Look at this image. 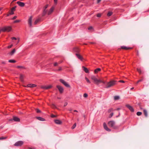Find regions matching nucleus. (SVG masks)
<instances>
[{
    "instance_id": "nucleus-1",
    "label": "nucleus",
    "mask_w": 149,
    "mask_h": 149,
    "mask_svg": "<svg viewBox=\"0 0 149 149\" xmlns=\"http://www.w3.org/2000/svg\"><path fill=\"white\" fill-rule=\"evenodd\" d=\"M91 79L94 81V83L97 85H98L100 83H102L104 84H105L106 83L105 81L103 80L98 79L96 77L94 76H91Z\"/></svg>"
},
{
    "instance_id": "nucleus-2",
    "label": "nucleus",
    "mask_w": 149,
    "mask_h": 149,
    "mask_svg": "<svg viewBox=\"0 0 149 149\" xmlns=\"http://www.w3.org/2000/svg\"><path fill=\"white\" fill-rule=\"evenodd\" d=\"M116 84V81L114 80H112L110 81L107 82L106 86L105 88H109L113 86Z\"/></svg>"
},
{
    "instance_id": "nucleus-3",
    "label": "nucleus",
    "mask_w": 149,
    "mask_h": 149,
    "mask_svg": "<svg viewBox=\"0 0 149 149\" xmlns=\"http://www.w3.org/2000/svg\"><path fill=\"white\" fill-rule=\"evenodd\" d=\"M12 29L11 27L10 26L4 27L0 29V32L1 31L3 32H9L11 31Z\"/></svg>"
},
{
    "instance_id": "nucleus-4",
    "label": "nucleus",
    "mask_w": 149,
    "mask_h": 149,
    "mask_svg": "<svg viewBox=\"0 0 149 149\" xmlns=\"http://www.w3.org/2000/svg\"><path fill=\"white\" fill-rule=\"evenodd\" d=\"M59 81L66 87L69 88L71 87L63 79H60Z\"/></svg>"
},
{
    "instance_id": "nucleus-5",
    "label": "nucleus",
    "mask_w": 149,
    "mask_h": 149,
    "mask_svg": "<svg viewBox=\"0 0 149 149\" xmlns=\"http://www.w3.org/2000/svg\"><path fill=\"white\" fill-rule=\"evenodd\" d=\"M16 8V6H15L13 7L10 10H9L8 13L10 14V15H13L14 14V12Z\"/></svg>"
},
{
    "instance_id": "nucleus-6",
    "label": "nucleus",
    "mask_w": 149,
    "mask_h": 149,
    "mask_svg": "<svg viewBox=\"0 0 149 149\" xmlns=\"http://www.w3.org/2000/svg\"><path fill=\"white\" fill-rule=\"evenodd\" d=\"M125 106L132 112L134 111V109L133 107L128 104H126Z\"/></svg>"
},
{
    "instance_id": "nucleus-7",
    "label": "nucleus",
    "mask_w": 149,
    "mask_h": 149,
    "mask_svg": "<svg viewBox=\"0 0 149 149\" xmlns=\"http://www.w3.org/2000/svg\"><path fill=\"white\" fill-rule=\"evenodd\" d=\"M56 87L58 89L60 93H61L63 92L64 89L62 87L59 85H57Z\"/></svg>"
},
{
    "instance_id": "nucleus-8",
    "label": "nucleus",
    "mask_w": 149,
    "mask_h": 149,
    "mask_svg": "<svg viewBox=\"0 0 149 149\" xmlns=\"http://www.w3.org/2000/svg\"><path fill=\"white\" fill-rule=\"evenodd\" d=\"M20 121V119L17 117L15 116H13V119H11L9 120V121Z\"/></svg>"
},
{
    "instance_id": "nucleus-9",
    "label": "nucleus",
    "mask_w": 149,
    "mask_h": 149,
    "mask_svg": "<svg viewBox=\"0 0 149 149\" xmlns=\"http://www.w3.org/2000/svg\"><path fill=\"white\" fill-rule=\"evenodd\" d=\"M114 122H109L108 123V125L109 127H112L113 128H114Z\"/></svg>"
},
{
    "instance_id": "nucleus-10",
    "label": "nucleus",
    "mask_w": 149,
    "mask_h": 149,
    "mask_svg": "<svg viewBox=\"0 0 149 149\" xmlns=\"http://www.w3.org/2000/svg\"><path fill=\"white\" fill-rule=\"evenodd\" d=\"M32 16H31L29 17V19L28 20V24L29 25V26L30 27H31L32 26Z\"/></svg>"
},
{
    "instance_id": "nucleus-11",
    "label": "nucleus",
    "mask_w": 149,
    "mask_h": 149,
    "mask_svg": "<svg viewBox=\"0 0 149 149\" xmlns=\"http://www.w3.org/2000/svg\"><path fill=\"white\" fill-rule=\"evenodd\" d=\"M75 55L81 61H83L84 59L79 54L76 53Z\"/></svg>"
},
{
    "instance_id": "nucleus-12",
    "label": "nucleus",
    "mask_w": 149,
    "mask_h": 149,
    "mask_svg": "<svg viewBox=\"0 0 149 149\" xmlns=\"http://www.w3.org/2000/svg\"><path fill=\"white\" fill-rule=\"evenodd\" d=\"M23 143V142L22 141H19L16 143L15 145L16 146H19L22 145Z\"/></svg>"
},
{
    "instance_id": "nucleus-13",
    "label": "nucleus",
    "mask_w": 149,
    "mask_h": 149,
    "mask_svg": "<svg viewBox=\"0 0 149 149\" xmlns=\"http://www.w3.org/2000/svg\"><path fill=\"white\" fill-rule=\"evenodd\" d=\"M104 128L105 130L107 131H110V130L106 124L105 123H104L103 124Z\"/></svg>"
},
{
    "instance_id": "nucleus-14",
    "label": "nucleus",
    "mask_w": 149,
    "mask_h": 149,
    "mask_svg": "<svg viewBox=\"0 0 149 149\" xmlns=\"http://www.w3.org/2000/svg\"><path fill=\"white\" fill-rule=\"evenodd\" d=\"M121 49L125 50H127L129 49H132V48L130 47H127L124 46H122L121 47Z\"/></svg>"
},
{
    "instance_id": "nucleus-15",
    "label": "nucleus",
    "mask_w": 149,
    "mask_h": 149,
    "mask_svg": "<svg viewBox=\"0 0 149 149\" xmlns=\"http://www.w3.org/2000/svg\"><path fill=\"white\" fill-rule=\"evenodd\" d=\"M54 6H52L50 9L49 10L48 12V15H50L53 11L54 9Z\"/></svg>"
},
{
    "instance_id": "nucleus-16",
    "label": "nucleus",
    "mask_w": 149,
    "mask_h": 149,
    "mask_svg": "<svg viewBox=\"0 0 149 149\" xmlns=\"http://www.w3.org/2000/svg\"><path fill=\"white\" fill-rule=\"evenodd\" d=\"M17 3L20 6L23 7L24 6L25 4L24 3L19 1H17Z\"/></svg>"
},
{
    "instance_id": "nucleus-17",
    "label": "nucleus",
    "mask_w": 149,
    "mask_h": 149,
    "mask_svg": "<svg viewBox=\"0 0 149 149\" xmlns=\"http://www.w3.org/2000/svg\"><path fill=\"white\" fill-rule=\"evenodd\" d=\"M83 70L85 71V72L87 73H89V71L87 68H86L84 66H83L82 67Z\"/></svg>"
},
{
    "instance_id": "nucleus-18",
    "label": "nucleus",
    "mask_w": 149,
    "mask_h": 149,
    "mask_svg": "<svg viewBox=\"0 0 149 149\" xmlns=\"http://www.w3.org/2000/svg\"><path fill=\"white\" fill-rule=\"evenodd\" d=\"M36 86V85L33 84H29L27 85V87L31 88L34 87Z\"/></svg>"
},
{
    "instance_id": "nucleus-19",
    "label": "nucleus",
    "mask_w": 149,
    "mask_h": 149,
    "mask_svg": "<svg viewBox=\"0 0 149 149\" xmlns=\"http://www.w3.org/2000/svg\"><path fill=\"white\" fill-rule=\"evenodd\" d=\"M36 118L38 120L40 121H44L45 120L44 118H42V117H36Z\"/></svg>"
},
{
    "instance_id": "nucleus-20",
    "label": "nucleus",
    "mask_w": 149,
    "mask_h": 149,
    "mask_svg": "<svg viewBox=\"0 0 149 149\" xmlns=\"http://www.w3.org/2000/svg\"><path fill=\"white\" fill-rule=\"evenodd\" d=\"M52 86L51 85H49L47 86H44L42 87V88L45 89H49L52 87Z\"/></svg>"
},
{
    "instance_id": "nucleus-21",
    "label": "nucleus",
    "mask_w": 149,
    "mask_h": 149,
    "mask_svg": "<svg viewBox=\"0 0 149 149\" xmlns=\"http://www.w3.org/2000/svg\"><path fill=\"white\" fill-rule=\"evenodd\" d=\"M62 62V61L59 62L58 63L56 62H55L53 63V65H54V66H55V67L57 66L58 64H60Z\"/></svg>"
},
{
    "instance_id": "nucleus-22",
    "label": "nucleus",
    "mask_w": 149,
    "mask_h": 149,
    "mask_svg": "<svg viewBox=\"0 0 149 149\" xmlns=\"http://www.w3.org/2000/svg\"><path fill=\"white\" fill-rule=\"evenodd\" d=\"M74 51L77 52L78 53L80 52L79 49L78 47H75L73 49Z\"/></svg>"
},
{
    "instance_id": "nucleus-23",
    "label": "nucleus",
    "mask_w": 149,
    "mask_h": 149,
    "mask_svg": "<svg viewBox=\"0 0 149 149\" xmlns=\"http://www.w3.org/2000/svg\"><path fill=\"white\" fill-rule=\"evenodd\" d=\"M101 70V69L100 68H97L94 70V72L95 73H97L98 72L100 71Z\"/></svg>"
},
{
    "instance_id": "nucleus-24",
    "label": "nucleus",
    "mask_w": 149,
    "mask_h": 149,
    "mask_svg": "<svg viewBox=\"0 0 149 149\" xmlns=\"http://www.w3.org/2000/svg\"><path fill=\"white\" fill-rule=\"evenodd\" d=\"M143 113L146 117H147L148 116L147 112L146 109H143Z\"/></svg>"
},
{
    "instance_id": "nucleus-25",
    "label": "nucleus",
    "mask_w": 149,
    "mask_h": 149,
    "mask_svg": "<svg viewBox=\"0 0 149 149\" xmlns=\"http://www.w3.org/2000/svg\"><path fill=\"white\" fill-rule=\"evenodd\" d=\"M114 109L112 108H111L109 109L107 111V112L109 113H110L111 112L113 111H114Z\"/></svg>"
},
{
    "instance_id": "nucleus-26",
    "label": "nucleus",
    "mask_w": 149,
    "mask_h": 149,
    "mask_svg": "<svg viewBox=\"0 0 149 149\" xmlns=\"http://www.w3.org/2000/svg\"><path fill=\"white\" fill-rule=\"evenodd\" d=\"M137 70L140 74H141L143 73L142 72L141 69L140 68H137Z\"/></svg>"
},
{
    "instance_id": "nucleus-27",
    "label": "nucleus",
    "mask_w": 149,
    "mask_h": 149,
    "mask_svg": "<svg viewBox=\"0 0 149 149\" xmlns=\"http://www.w3.org/2000/svg\"><path fill=\"white\" fill-rule=\"evenodd\" d=\"M114 100H118L120 99V97L118 96H115L114 97Z\"/></svg>"
},
{
    "instance_id": "nucleus-28",
    "label": "nucleus",
    "mask_w": 149,
    "mask_h": 149,
    "mask_svg": "<svg viewBox=\"0 0 149 149\" xmlns=\"http://www.w3.org/2000/svg\"><path fill=\"white\" fill-rule=\"evenodd\" d=\"M47 12V10L46 9H43V14H42L43 15V16L45 15L46 14Z\"/></svg>"
},
{
    "instance_id": "nucleus-29",
    "label": "nucleus",
    "mask_w": 149,
    "mask_h": 149,
    "mask_svg": "<svg viewBox=\"0 0 149 149\" xmlns=\"http://www.w3.org/2000/svg\"><path fill=\"white\" fill-rule=\"evenodd\" d=\"M113 14V13L112 12H109L107 14V16L108 17H109L111 15Z\"/></svg>"
},
{
    "instance_id": "nucleus-30",
    "label": "nucleus",
    "mask_w": 149,
    "mask_h": 149,
    "mask_svg": "<svg viewBox=\"0 0 149 149\" xmlns=\"http://www.w3.org/2000/svg\"><path fill=\"white\" fill-rule=\"evenodd\" d=\"M16 68H21L22 69H25L26 68L22 66H18L16 67Z\"/></svg>"
},
{
    "instance_id": "nucleus-31",
    "label": "nucleus",
    "mask_w": 149,
    "mask_h": 149,
    "mask_svg": "<svg viewBox=\"0 0 149 149\" xmlns=\"http://www.w3.org/2000/svg\"><path fill=\"white\" fill-rule=\"evenodd\" d=\"M40 19H37L34 22V24L36 25V24L38 22H39L40 21Z\"/></svg>"
},
{
    "instance_id": "nucleus-32",
    "label": "nucleus",
    "mask_w": 149,
    "mask_h": 149,
    "mask_svg": "<svg viewBox=\"0 0 149 149\" xmlns=\"http://www.w3.org/2000/svg\"><path fill=\"white\" fill-rule=\"evenodd\" d=\"M15 49H13V50L10 52V54L12 55L15 52Z\"/></svg>"
},
{
    "instance_id": "nucleus-33",
    "label": "nucleus",
    "mask_w": 149,
    "mask_h": 149,
    "mask_svg": "<svg viewBox=\"0 0 149 149\" xmlns=\"http://www.w3.org/2000/svg\"><path fill=\"white\" fill-rule=\"evenodd\" d=\"M23 76L22 74H20V79L21 81H23Z\"/></svg>"
},
{
    "instance_id": "nucleus-34",
    "label": "nucleus",
    "mask_w": 149,
    "mask_h": 149,
    "mask_svg": "<svg viewBox=\"0 0 149 149\" xmlns=\"http://www.w3.org/2000/svg\"><path fill=\"white\" fill-rule=\"evenodd\" d=\"M143 77H142L141 79L137 81L136 84H137L139 82L142 81L143 80Z\"/></svg>"
},
{
    "instance_id": "nucleus-35",
    "label": "nucleus",
    "mask_w": 149,
    "mask_h": 149,
    "mask_svg": "<svg viewBox=\"0 0 149 149\" xmlns=\"http://www.w3.org/2000/svg\"><path fill=\"white\" fill-rule=\"evenodd\" d=\"M8 61L10 63H15L16 62V61L14 60H10Z\"/></svg>"
},
{
    "instance_id": "nucleus-36",
    "label": "nucleus",
    "mask_w": 149,
    "mask_h": 149,
    "mask_svg": "<svg viewBox=\"0 0 149 149\" xmlns=\"http://www.w3.org/2000/svg\"><path fill=\"white\" fill-rule=\"evenodd\" d=\"M62 67H59L58 68V70H55V71H60L62 70Z\"/></svg>"
},
{
    "instance_id": "nucleus-37",
    "label": "nucleus",
    "mask_w": 149,
    "mask_h": 149,
    "mask_svg": "<svg viewBox=\"0 0 149 149\" xmlns=\"http://www.w3.org/2000/svg\"><path fill=\"white\" fill-rule=\"evenodd\" d=\"M85 79L86 80V81L89 84L91 83V82L88 79L87 77H85Z\"/></svg>"
},
{
    "instance_id": "nucleus-38",
    "label": "nucleus",
    "mask_w": 149,
    "mask_h": 149,
    "mask_svg": "<svg viewBox=\"0 0 149 149\" xmlns=\"http://www.w3.org/2000/svg\"><path fill=\"white\" fill-rule=\"evenodd\" d=\"M136 114L138 116H139L142 114V113L141 112H137L136 113Z\"/></svg>"
},
{
    "instance_id": "nucleus-39",
    "label": "nucleus",
    "mask_w": 149,
    "mask_h": 149,
    "mask_svg": "<svg viewBox=\"0 0 149 149\" xmlns=\"http://www.w3.org/2000/svg\"><path fill=\"white\" fill-rule=\"evenodd\" d=\"M76 125H77V124L76 123H75L73 125V126H72V129H74V128H75V127H76Z\"/></svg>"
},
{
    "instance_id": "nucleus-40",
    "label": "nucleus",
    "mask_w": 149,
    "mask_h": 149,
    "mask_svg": "<svg viewBox=\"0 0 149 149\" xmlns=\"http://www.w3.org/2000/svg\"><path fill=\"white\" fill-rule=\"evenodd\" d=\"M55 123L58 124L60 125L62 123V122H55Z\"/></svg>"
},
{
    "instance_id": "nucleus-41",
    "label": "nucleus",
    "mask_w": 149,
    "mask_h": 149,
    "mask_svg": "<svg viewBox=\"0 0 149 149\" xmlns=\"http://www.w3.org/2000/svg\"><path fill=\"white\" fill-rule=\"evenodd\" d=\"M88 96V94L86 93H85L84 94L83 96L84 97H87Z\"/></svg>"
},
{
    "instance_id": "nucleus-42",
    "label": "nucleus",
    "mask_w": 149,
    "mask_h": 149,
    "mask_svg": "<svg viewBox=\"0 0 149 149\" xmlns=\"http://www.w3.org/2000/svg\"><path fill=\"white\" fill-rule=\"evenodd\" d=\"M113 112L111 113V114L109 115V117L110 118L112 116H113Z\"/></svg>"
},
{
    "instance_id": "nucleus-43",
    "label": "nucleus",
    "mask_w": 149,
    "mask_h": 149,
    "mask_svg": "<svg viewBox=\"0 0 149 149\" xmlns=\"http://www.w3.org/2000/svg\"><path fill=\"white\" fill-rule=\"evenodd\" d=\"M48 5L47 4L43 8V9H46L48 7Z\"/></svg>"
},
{
    "instance_id": "nucleus-44",
    "label": "nucleus",
    "mask_w": 149,
    "mask_h": 149,
    "mask_svg": "<svg viewBox=\"0 0 149 149\" xmlns=\"http://www.w3.org/2000/svg\"><path fill=\"white\" fill-rule=\"evenodd\" d=\"M101 15L100 13H98L97 15V17H100L101 16Z\"/></svg>"
},
{
    "instance_id": "nucleus-45",
    "label": "nucleus",
    "mask_w": 149,
    "mask_h": 149,
    "mask_svg": "<svg viewBox=\"0 0 149 149\" xmlns=\"http://www.w3.org/2000/svg\"><path fill=\"white\" fill-rule=\"evenodd\" d=\"M36 112L37 113H40L41 112L38 109H36Z\"/></svg>"
},
{
    "instance_id": "nucleus-46",
    "label": "nucleus",
    "mask_w": 149,
    "mask_h": 149,
    "mask_svg": "<svg viewBox=\"0 0 149 149\" xmlns=\"http://www.w3.org/2000/svg\"><path fill=\"white\" fill-rule=\"evenodd\" d=\"M50 116H51V117L52 118H54V117H56V116L55 115H54L53 114H52Z\"/></svg>"
},
{
    "instance_id": "nucleus-47",
    "label": "nucleus",
    "mask_w": 149,
    "mask_h": 149,
    "mask_svg": "<svg viewBox=\"0 0 149 149\" xmlns=\"http://www.w3.org/2000/svg\"><path fill=\"white\" fill-rule=\"evenodd\" d=\"M54 4L56 5L57 4L58 0H54Z\"/></svg>"
},
{
    "instance_id": "nucleus-48",
    "label": "nucleus",
    "mask_w": 149,
    "mask_h": 149,
    "mask_svg": "<svg viewBox=\"0 0 149 149\" xmlns=\"http://www.w3.org/2000/svg\"><path fill=\"white\" fill-rule=\"evenodd\" d=\"M20 22L19 20H16L14 22V23L19 22Z\"/></svg>"
},
{
    "instance_id": "nucleus-49",
    "label": "nucleus",
    "mask_w": 149,
    "mask_h": 149,
    "mask_svg": "<svg viewBox=\"0 0 149 149\" xmlns=\"http://www.w3.org/2000/svg\"><path fill=\"white\" fill-rule=\"evenodd\" d=\"M93 29V27L92 26H90L88 28V29L91 30Z\"/></svg>"
},
{
    "instance_id": "nucleus-50",
    "label": "nucleus",
    "mask_w": 149,
    "mask_h": 149,
    "mask_svg": "<svg viewBox=\"0 0 149 149\" xmlns=\"http://www.w3.org/2000/svg\"><path fill=\"white\" fill-rule=\"evenodd\" d=\"M6 138V137H0V140H3V139H5Z\"/></svg>"
},
{
    "instance_id": "nucleus-51",
    "label": "nucleus",
    "mask_w": 149,
    "mask_h": 149,
    "mask_svg": "<svg viewBox=\"0 0 149 149\" xmlns=\"http://www.w3.org/2000/svg\"><path fill=\"white\" fill-rule=\"evenodd\" d=\"M17 16H14L11 19L12 20H14L16 18Z\"/></svg>"
},
{
    "instance_id": "nucleus-52",
    "label": "nucleus",
    "mask_w": 149,
    "mask_h": 149,
    "mask_svg": "<svg viewBox=\"0 0 149 149\" xmlns=\"http://www.w3.org/2000/svg\"><path fill=\"white\" fill-rule=\"evenodd\" d=\"M11 39H12V40H17V38H16L15 37H12L11 38Z\"/></svg>"
},
{
    "instance_id": "nucleus-53",
    "label": "nucleus",
    "mask_w": 149,
    "mask_h": 149,
    "mask_svg": "<svg viewBox=\"0 0 149 149\" xmlns=\"http://www.w3.org/2000/svg\"><path fill=\"white\" fill-rule=\"evenodd\" d=\"M12 46H13V45H10L8 46V48H11Z\"/></svg>"
},
{
    "instance_id": "nucleus-54",
    "label": "nucleus",
    "mask_w": 149,
    "mask_h": 149,
    "mask_svg": "<svg viewBox=\"0 0 149 149\" xmlns=\"http://www.w3.org/2000/svg\"><path fill=\"white\" fill-rule=\"evenodd\" d=\"M27 149H35L34 148L28 147Z\"/></svg>"
},
{
    "instance_id": "nucleus-55",
    "label": "nucleus",
    "mask_w": 149,
    "mask_h": 149,
    "mask_svg": "<svg viewBox=\"0 0 149 149\" xmlns=\"http://www.w3.org/2000/svg\"><path fill=\"white\" fill-rule=\"evenodd\" d=\"M119 82H121V83H124L125 82V81H124L122 80H120L119 81Z\"/></svg>"
},
{
    "instance_id": "nucleus-56",
    "label": "nucleus",
    "mask_w": 149,
    "mask_h": 149,
    "mask_svg": "<svg viewBox=\"0 0 149 149\" xmlns=\"http://www.w3.org/2000/svg\"><path fill=\"white\" fill-rule=\"evenodd\" d=\"M102 0H97V3H99Z\"/></svg>"
},
{
    "instance_id": "nucleus-57",
    "label": "nucleus",
    "mask_w": 149,
    "mask_h": 149,
    "mask_svg": "<svg viewBox=\"0 0 149 149\" xmlns=\"http://www.w3.org/2000/svg\"><path fill=\"white\" fill-rule=\"evenodd\" d=\"M68 104V103L67 102H65L64 104V107H65L66 106H67V105Z\"/></svg>"
},
{
    "instance_id": "nucleus-58",
    "label": "nucleus",
    "mask_w": 149,
    "mask_h": 149,
    "mask_svg": "<svg viewBox=\"0 0 149 149\" xmlns=\"http://www.w3.org/2000/svg\"><path fill=\"white\" fill-rule=\"evenodd\" d=\"M1 63L3 64H5L6 62L5 61H2L1 62Z\"/></svg>"
},
{
    "instance_id": "nucleus-59",
    "label": "nucleus",
    "mask_w": 149,
    "mask_h": 149,
    "mask_svg": "<svg viewBox=\"0 0 149 149\" xmlns=\"http://www.w3.org/2000/svg\"><path fill=\"white\" fill-rule=\"evenodd\" d=\"M10 15V14L8 13L6 15V17H8L9 15Z\"/></svg>"
},
{
    "instance_id": "nucleus-60",
    "label": "nucleus",
    "mask_w": 149,
    "mask_h": 149,
    "mask_svg": "<svg viewBox=\"0 0 149 149\" xmlns=\"http://www.w3.org/2000/svg\"><path fill=\"white\" fill-rule=\"evenodd\" d=\"M139 107H140V109H141V110H142V109H143V108H142L141 107V105H140V106H139Z\"/></svg>"
},
{
    "instance_id": "nucleus-61",
    "label": "nucleus",
    "mask_w": 149,
    "mask_h": 149,
    "mask_svg": "<svg viewBox=\"0 0 149 149\" xmlns=\"http://www.w3.org/2000/svg\"><path fill=\"white\" fill-rule=\"evenodd\" d=\"M120 108H117V109H114V110H120Z\"/></svg>"
},
{
    "instance_id": "nucleus-62",
    "label": "nucleus",
    "mask_w": 149,
    "mask_h": 149,
    "mask_svg": "<svg viewBox=\"0 0 149 149\" xmlns=\"http://www.w3.org/2000/svg\"><path fill=\"white\" fill-rule=\"evenodd\" d=\"M54 121H60V120H55Z\"/></svg>"
},
{
    "instance_id": "nucleus-63",
    "label": "nucleus",
    "mask_w": 149,
    "mask_h": 149,
    "mask_svg": "<svg viewBox=\"0 0 149 149\" xmlns=\"http://www.w3.org/2000/svg\"><path fill=\"white\" fill-rule=\"evenodd\" d=\"M68 110H69V111H72V109H68Z\"/></svg>"
},
{
    "instance_id": "nucleus-64",
    "label": "nucleus",
    "mask_w": 149,
    "mask_h": 149,
    "mask_svg": "<svg viewBox=\"0 0 149 149\" xmlns=\"http://www.w3.org/2000/svg\"><path fill=\"white\" fill-rule=\"evenodd\" d=\"M74 111L75 112H78V111L77 110H74Z\"/></svg>"
}]
</instances>
